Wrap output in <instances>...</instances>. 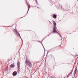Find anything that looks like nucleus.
Returning <instances> with one entry per match:
<instances>
[{
	"instance_id": "nucleus-4",
	"label": "nucleus",
	"mask_w": 78,
	"mask_h": 78,
	"mask_svg": "<svg viewBox=\"0 0 78 78\" xmlns=\"http://www.w3.org/2000/svg\"><path fill=\"white\" fill-rule=\"evenodd\" d=\"M56 27H54L53 28V33H58V31H57V30H56Z\"/></svg>"
},
{
	"instance_id": "nucleus-12",
	"label": "nucleus",
	"mask_w": 78,
	"mask_h": 78,
	"mask_svg": "<svg viewBox=\"0 0 78 78\" xmlns=\"http://www.w3.org/2000/svg\"><path fill=\"white\" fill-rule=\"evenodd\" d=\"M35 0L36 1V2L37 3V0Z\"/></svg>"
},
{
	"instance_id": "nucleus-13",
	"label": "nucleus",
	"mask_w": 78,
	"mask_h": 78,
	"mask_svg": "<svg viewBox=\"0 0 78 78\" xmlns=\"http://www.w3.org/2000/svg\"><path fill=\"white\" fill-rule=\"evenodd\" d=\"M43 41V40H42V41H41V42H42Z\"/></svg>"
},
{
	"instance_id": "nucleus-5",
	"label": "nucleus",
	"mask_w": 78,
	"mask_h": 78,
	"mask_svg": "<svg viewBox=\"0 0 78 78\" xmlns=\"http://www.w3.org/2000/svg\"><path fill=\"white\" fill-rule=\"evenodd\" d=\"M77 71V67H76V68L75 69L74 71V76H75V75L76 73V72Z\"/></svg>"
},
{
	"instance_id": "nucleus-15",
	"label": "nucleus",
	"mask_w": 78,
	"mask_h": 78,
	"mask_svg": "<svg viewBox=\"0 0 78 78\" xmlns=\"http://www.w3.org/2000/svg\"><path fill=\"white\" fill-rule=\"evenodd\" d=\"M77 1H78V0H77Z\"/></svg>"
},
{
	"instance_id": "nucleus-7",
	"label": "nucleus",
	"mask_w": 78,
	"mask_h": 78,
	"mask_svg": "<svg viewBox=\"0 0 78 78\" xmlns=\"http://www.w3.org/2000/svg\"><path fill=\"white\" fill-rule=\"evenodd\" d=\"M53 24L54 25V26L55 28H56V22H55V21H53Z\"/></svg>"
},
{
	"instance_id": "nucleus-1",
	"label": "nucleus",
	"mask_w": 78,
	"mask_h": 78,
	"mask_svg": "<svg viewBox=\"0 0 78 78\" xmlns=\"http://www.w3.org/2000/svg\"><path fill=\"white\" fill-rule=\"evenodd\" d=\"M26 63L28 67H32V63H31V62L30 61H28L26 60Z\"/></svg>"
},
{
	"instance_id": "nucleus-6",
	"label": "nucleus",
	"mask_w": 78,
	"mask_h": 78,
	"mask_svg": "<svg viewBox=\"0 0 78 78\" xmlns=\"http://www.w3.org/2000/svg\"><path fill=\"white\" fill-rule=\"evenodd\" d=\"M17 74V72L15 71L12 73L13 76H16Z\"/></svg>"
},
{
	"instance_id": "nucleus-14",
	"label": "nucleus",
	"mask_w": 78,
	"mask_h": 78,
	"mask_svg": "<svg viewBox=\"0 0 78 78\" xmlns=\"http://www.w3.org/2000/svg\"><path fill=\"white\" fill-rule=\"evenodd\" d=\"M50 77H52L51 76H50Z\"/></svg>"
},
{
	"instance_id": "nucleus-10",
	"label": "nucleus",
	"mask_w": 78,
	"mask_h": 78,
	"mask_svg": "<svg viewBox=\"0 0 78 78\" xmlns=\"http://www.w3.org/2000/svg\"><path fill=\"white\" fill-rule=\"evenodd\" d=\"M30 7H31L30 6V5H29L28 6V11H29V10L30 9Z\"/></svg>"
},
{
	"instance_id": "nucleus-3",
	"label": "nucleus",
	"mask_w": 78,
	"mask_h": 78,
	"mask_svg": "<svg viewBox=\"0 0 78 78\" xmlns=\"http://www.w3.org/2000/svg\"><path fill=\"white\" fill-rule=\"evenodd\" d=\"M17 64L18 67V72H19L20 71V63L19 62H18V63H17Z\"/></svg>"
},
{
	"instance_id": "nucleus-9",
	"label": "nucleus",
	"mask_w": 78,
	"mask_h": 78,
	"mask_svg": "<svg viewBox=\"0 0 78 78\" xmlns=\"http://www.w3.org/2000/svg\"><path fill=\"white\" fill-rule=\"evenodd\" d=\"M14 64H12L11 66H10V67H14Z\"/></svg>"
},
{
	"instance_id": "nucleus-11",
	"label": "nucleus",
	"mask_w": 78,
	"mask_h": 78,
	"mask_svg": "<svg viewBox=\"0 0 78 78\" xmlns=\"http://www.w3.org/2000/svg\"><path fill=\"white\" fill-rule=\"evenodd\" d=\"M72 73V72L71 71L69 73V74H68V75H70L71 74V73Z\"/></svg>"
},
{
	"instance_id": "nucleus-8",
	"label": "nucleus",
	"mask_w": 78,
	"mask_h": 78,
	"mask_svg": "<svg viewBox=\"0 0 78 78\" xmlns=\"http://www.w3.org/2000/svg\"><path fill=\"white\" fill-rule=\"evenodd\" d=\"M53 18L54 19H56V15L54 14Z\"/></svg>"
},
{
	"instance_id": "nucleus-2",
	"label": "nucleus",
	"mask_w": 78,
	"mask_h": 78,
	"mask_svg": "<svg viewBox=\"0 0 78 78\" xmlns=\"http://www.w3.org/2000/svg\"><path fill=\"white\" fill-rule=\"evenodd\" d=\"M14 33H15V34H16V36H17V37H20L21 39V37H20V34H19V33L18 32V31L16 30H14Z\"/></svg>"
}]
</instances>
